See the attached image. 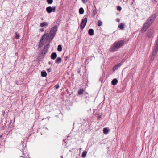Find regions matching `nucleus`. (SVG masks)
Instances as JSON below:
<instances>
[{"label": "nucleus", "instance_id": "46", "mask_svg": "<svg viewBox=\"0 0 158 158\" xmlns=\"http://www.w3.org/2000/svg\"><path fill=\"white\" fill-rule=\"evenodd\" d=\"M51 61H49V62H48V64H51Z\"/></svg>", "mask_w": 158, "mask_h": 158}, {"label": "nucleus", "instance_id": "31", "mask_svg": "<svg viewBox=\"0 0 158 158\" xmlns=\"http://www.w3.org/2000/svg\"><path fill=\"white\" fill-rule=\"evenodd\" d=\"M46 1L48 4H52L53 2V0H47Z\"/></svg>", "mask_w": 158, "mask_h": 158}, {"label": "nucleus", "instance_id": "15", "mask_svg": "<svg viewBox=\"0 0 158 158\" xmlns=\"http://www.w3.org/2000/svg\"><path fill=\"white\" fill-rule=\"evenodd\" d=\"M23 143H24V142H21V143H20V145L22 146V149H20L21 151H22V152L23 153V155H24V152H23V151L25 150V147L26 146V145H25L24 147V145L23 144Z\"/></svg>", "mask_w": 158, "mask_h": 158}, {"label": "nucleus", "instance_id": "37", "mask_svg": "<svg viewBox=\"0 0 158 158\" xmlns=\"http://www.w3.org/2000/svg\"><path fill=\"white\" fill-rule=\"evenodd\" d=\"M51 71V69L50 68H48L47 69V71L48 72H50Z\"/></svg>", "mask_w": 158, "mask_h": 158}, {"label": "nucleus", "instance_id": "34", "mask_svg": "<svg viewBox=\"0 0 158 158\" xmlns=\"http://www.w3.org/2000/svg\"><path fill=\"white\" fill-rule=\"evenodd\" d=\"M121 6H117V10L118 11H120L121 10Z\"/></svg>", "mask_w": 158, "mask_h": 158}, {"label": "nucleus", "instance_id": "23", "mask_svg": "<svg viewBox=\"0 0 158 158\" xmlns=\"http://www.w3.org/2000/svg\"><path fill=\"white\" fill-rule=\"evenodd\" d=\"M84 10L82 7H81L79 9V12L80 14H82L84 13Z\"/></svg>", "mask_w": 158, "mask_h": 158}, {"label": "nucleus", "instance_id": "48", "mask_svg": "<svg viewBox=\"0 0 158 158\" xmlns=\"http://www.w3.org/2000/svg\"><path fill=\"white\" fill-rule=\"evenodd\" d=\"M2 135H1V136H0V138H1V137H2Z\"/></svg>", "mask_w": 158, "mask_h": 158}, {"label": "nucleus", "instance_id": "3", "mask_svg": "<svg viewBox=\"0 0 158 158\" xmlns=\"http://www.w3.org/2000/svg\"><path fill=\"white\" fill-rule=\"evenodd\" d=\"M56 8L55 6L51 7V6L47 7L46 10L48 13H50L52 12H54L56 11Z\"/></svg>", "mask_w": 158, "mask_h": 158}, {"label": "nucleus", "instance_id": "8", "mask_svg": "<svg viewBox=\"0 0 158 158\" xmlns=\"http://www.w3.org/2000/svg\"><path fill=\"white\" fill-rule=\"evenodd\" d=\"M121 64L120 63L116 64L113 68V71H115L117 70L118 68L121 66Z\"/></svg>", "mask_w": 158, "mask_h": 158}, {"label": "nucleus", "instance_id": "40", "mask_svg": "<svg viewBox=\"0 0 158 158\" xmlns=\"http://www.w3.org/2000/svg\"><path fill=\"white\" fill-rule=\"evenodd\" d=\"M40 31H41V32H43L44 31V28H40L39 29Z\"/></svg>", "mask_w": 158, "mask_h": 158}, {"label": "nucleus", "instance_id": "33", "mask_svg": "<svg viewBox=\"0 0 158 158\" xmlns=\"http://www.w3.org/2000/svg\"><path fill=\"white\" fill-rule=\"evenodd\" d=\"M15 38H16V39H19V35L18 34L17 32H15Z\"/></svg>", "mask_w": 158, "mask_h": 158}, {"label": "nucleus", "instance_id": "45", "mask_svg": "<svg viewBox=\"0 0 158 158\" xmlns=\"http://www.w3.org/2000/svg\"><path fill=\"white\" fill-rule=\"evenodd\" d=\"M94 8H95L94 9H95V10L96 9V7L94 4Z\"/></svg>", "mask_w": 158, "mask_h": 158}, {"label": "nucleus", "instance_id": "12", "mask_svg": "<svg viewBox=\"0 0 158 158\" xmlns=\"http://www.w3.org/2000/svg\"><path fill=\"white\" fill-rule=\"evenodd\" d=\"M118 82V80L116 78L114 79L111 81V84L113 85H116Z\"/></svg>", "mask_w": 158, "mask_h": 158}, {"label": "nucleus", "instance_id": "52", "mask_svg": "<svg viewBox=\"0 0 158 158\" xmlns=\"http://www.w3.org/2000/svg\"><path fill=\"white\" fill-rule=\"evenodd\" d=\"M60 20H59V22H60Z\"/></svg>", "mask_w": 158, "mask_h": 158}, {"label": "nucleus", "instance_id": "47", "mask_svg": "<svg viewBox=\"0 0 158 158\" xmlns=\"http://www.w3.org/2000/svg\"><path fill=\"white\" fill-rule=\"evenodd\" d=\"M45 128L47 130H48V129L47 127H45Z\"/></svg>", "mask_w": 158, "mask_h": 158}, {"label": "nucleus", "instance_id": "10", "mask_svg": "<svg viewBox=\"0 0 158 158\" xmlns=\"http://www.w3.org/2000/svg\"><path fill=\"white\" fill-rule=\"evenodd\" d=\"M58 28V26L57 25H55L52 28L51 30V31H54L56 33L57 31Z\"/></svg>", "mask_w": 158, "mask_h": 158}, {"label": "nucleus", "instance_id": "43", "mask_svg": "<svg viewBox=\"0 0 158 158\" xmlns=\"http://www.w3.org/2000/svg\"><path fill=\"white\" fill-rule=\"evenodd\" d=\"M77 72L78 73H80L81 71L80 70H78L77 71Z\"/></svg>", "mask_w": 158, "mask_h": 158}, {"label": "nucleus", "instance_id": "4", "mask_svg": "<svg viewBox=\"0 0 158 158\" xmlns=\"http://www.w3.org/2000/svg\"><path fill=\"white\" fill-rule=\"evenodd\" d=\"M158 52V51L153 50L152 55L151 56L150 59V60L151 61H152L155 58Z\"/></svg>", "mask_w": 158, "mask_h": 158}, {"label": "nucleus", "instance_id": "22", "mask_svg": "<svg viewBox=\"0 0 158 158\" xmlns=\"http://www.w3.org/2000/svg\"><path fill=\"white\" fill-rule=\"evenodd\" d=\"M43 45V40H41L40 39L39 42V44L38 45V48H40Z\"/></svg>", "mask_w": 158, "mask_h": 158}, {"label": "nucleus", "instance_id": "19", "mask_svg": "<svg viewBox=\"0 0 158 158\" xmlns=\"http://www.w3.org/2000/svg\"><path fill=\"white\" fill-rule=\"evenodd\" d=\"M87 18H85L82 20L81 23H82L84 24H85V25H86L87 23Z\"/></svg>", "mask_w": 158, "mask_h": 158}, {"label": "nucleus", "instance_id": "44", "mask_svg": "<svg viewBox=\"0 0 158 158\" xmlns=\"http://www.w3.org/2000/svg\"><path fill=\"white\" fill-rule=\"evenodd\" d=\"M87 94H88L87 93H86L85 94V96L86 98H87V96H86V95H87Z\"/></svg>", "mask_w": 158, "mask_h": 158}, {"label": "nucleus", "instance_id": "1", "mask_svg": "<svg viewBox=\"0 0 158 158\" xmlns=\"http://www.w3.org/2000/svg\"><path fill=\"white\" fill-rule=\"evenodd\" d=\"M156 16V14L155 13L149 17L144 24L142 28L141 31L142 33L146 31L150 27L155 21Z\"/></svg>", "mask_w": 158, "mask_h": 158}, {"label": "nucleus", "instance_id": "41", "mask_svg": "<svg viewBox=\"0 0 158 158\" xmlns=\"http://www.w3.org/2000/svg\"><path fill=\"white\" fill-rule=\"evenodd\" d=\"M64 58H65V60H66L68 59V56H65Z\"/></svg>", "mask_w": 158, "mask_h": 158}, {"label": "nucleus", "instance_id": "21", "mask_svg": "<svg viewBox=\"0 0 158 158\" xmlns=\"http://www.w3.org/2000/svg\"><path fill=\"white\" fill-rule=\"evenodd\" d=\"M97 11L95 9H94L92 12V17L94 18L95 15L97 13Z\"/></svg>", "mask_w": 158, "mask_h": 158}, {"label": "nucleus", "instance_id": "24", "mask_svg": "<svg viewBox=\"0 0 158 158\" xmlns=\"http://www.w3.org/2000/svg\"><path fill=\"white\" fill-rule=\"evenodd\" d=\"M108 131V129L106 128H105L103 129V133L105 134H107Z\"/></svg>", "mask_w": 158, "mask_h": 158}, {"label": "nucleus", "instance_id": "14", "mask_svg": "<svg viewBox=\"0 0 158 158\" xmlns=\"http://www.w3.org/2000/svg\"><path fill=\"white\" fill-rule=\"evenodd\" d=\"M153 50L158 51V39L156 41V45Z\"/></svg>", "mask_w": 158, "mask_h": 158}, {"label": "nucleus", "instance_id": "39", "mask_svg": "<svg viewBox=\"0 0 158 158\" xmlns=\"http://www.w3.org/2000/svg\"><path fill=\"white\" fill-rule=\"evenodd\" d=\"M66 139H65L64 140H63V145H65V143H66Z\"/></svg>", "mask_w": 158, "mask_h": 158}, {"label": "nucleus", "instance_id": "16", "mask_svg": "<svg viewBox=\"0 0 158 158\" xmlns=\"http://www.w3.org/2000/svg\"><path fill=\"white\" fill-rule=\"evenodd\" d=\"M41 75L42 77H46L47 75V73L45 71L43 70L41 72Z\"/></svg>", "mask_w": 158, "mask_h": 158}, {"label": "nucleus", "instance_id": "35", "mask_svg": "<svg viewBox=\"0 0 158 158\" xmlns=\"http://www.w3.org/2000/svg\"><path fill=\"white\" fill-rule=\"evenodd\" d=\"M102 118L101 115H98V117H97V119L99 120H100Z\"/></svg>", "mask_w": 158, "mask_h": 158}, {"label": "nucleus", "instance_id": "42", "mask_svg": "<svg viewBox=\"0 0 158 158\" xmlns=\"http://www.w3.org/2000/svg\"><path fill=\"white\" fill-rule=\"evenodd\" d=\"M116 21L117 22H119L120 21V19L119 18H117L116 19Z\"/></svg>", "mask_w": 158, "mask_h": 158}, {"label": "nucleus", "instance_id": "5", "mask_svg": "<svg viewBox=\"0 0 158 158\" xmlns=\"http://www.w3.org/2000/svg\"><path fill=\"white\" fill-rule=\"evenodd\" d=\"M153 33V30L152 29H150L147 31V36L149 38L151 37Z\"/></svg>", "mask_w": 158, "mask_h": 158}, {"label": "nucleus", "instance_id": "49", "mask_svg": "<svg viewBox=\"0 0 158 158\" xmlns=\"http://www.w3.org/2000/svg\"><path fill=\"white\" fill-rule=\"evenodd\" d=\"M61 158H63V156H61Z\"/></svg>", "mask_w": 158, "mask_h": 158}, {"label": "nucleus", "instance_id": "29", "mask_svg": "<svg viewBox=\"0 0 158 158\" xmlns=\"http://www.w3.org/2000/svg\"><path fill=\"white\" fill-rule=\"evenodd\" d=\"M85 24H84L82 23H81L80 25V29L82 30L85 27Z\"/></svg>", "mask_w": 158, "mask_h": 158}, {"label": "nucleus", "instance_id": "9", "mask_svg": "<svg viewBox=\"0 0 158 158\" xmlns=\"http://www.w3.org/2000/svg\"><path fill=\"white\" fill-rule=\"evenodd\" d=\"M57 56L56 53L55 52H52L50 56L52 60L55 59Z\"/></svg>", "mask_w": 158, "mask_h": 158}, {"label": "nucleus", "instance_id": "13", "mask_svg": "<svg viewBox=\"0 0 158 158\" xmlns=\"http://www.w3.org/2000/svg\"><path fill=\"white\" fill-rule=\"evenodd\" d=\"M47 52L48 51L46 50L43 49L41 52V56H42L43 57L45 56Z\"/></svg>", "mask_w": 158, "mask_h": 158}, {"label": "nucleus", "instance_id": "17", "mask_svg": "<svg viewBox=\"0 0 158 158\" xmlns=\"http://www.w3.org/2000/svg\"><path fill=\"white\" fill-rule=\"evenodd\" d=\"M62 61L61 58L60 57H57L55 60V63L59 64Z\"/></svg>", "mask_w": 158, "mask_h": 158}, {"label": "nucleus", "instance_id": "53", "mask_svg": "<svg viewBox=\"0 0 158 158\" xmlns=\"http://www.w3.org/2000/svg\"><path fill=\"white\" fill-rule=\"evenodd\" d=\"M156 0H154V1H156Z\"/></svg>", "mask_w": 158, "mask_h": 158}, {"label": "nucleus", "instance_id": "25", "mask_svg": "<svg viewBox=\"0 0 158 158\" xmlns=\"http://www.w3.org/2000/svg\"><path fill=\"white\" fill-rule=\"evenodd\" d=\"M124 25L122 23H121L120 24H119L118 25V28H120V29H121V30L123 29L124 28Z\"/></svg>", "mask_w": 158, "mask_h": 158}, {"label": "nucleus", "instance_id": "38", "mask_svg": "<svg viewBox=\"0 0 158 158\" xmlns=\"http://www.w3.org/2000/svg\"><path fill=\"white\" fill-rule=\"evenodd\" d=\"M87 0H82V1L83 3H86Z\"/></svg>", "mask_w": 158, "mask_h": 158}, {"label": "nucleus", "instance_id": "18", "mask_svg": "<svg viewBox=\"0 0 158 158\" xmlns=\"http://www.w3.org/2000/svg\"><path fill=\"white\" fill-rule=\"evenodd\" d=\"M50 45V44L49 43L46 44L45 46H44V49H43L44 50H46L47 51L48 50V48H49Z\"/></svg>", "mask_w": 158, "mask_h": 158}, {"label": "nucleus", "instance_id": "20", "mask_svg": "<svg viewBox=\"0 0 158 158\" xmlns=\"http://www.w3.org/2000/svg\"><path fill=\"white\" fill-rule=\"evenodd\" d=\"M84 90L83 88H81L78 90V94L79 95H81L83 94Z\"/></svg>", "mask_w": 158, "mask_h": 158}, {"label": "nucleus", "instance_id": "32", "mask_svg": "<svg viewBox=\"0 0 158 158\" xmlns=\"http://www.w3.org/2000/svg\"><path fill=\"white\" fill-rule=\"evenodd\" d=\"M54 37V36L50 35V36L49 37V40L50 41H52V39H53Z\"/></svg>", "mask_w": 158, "mask_h": 158}, {"label": "nucleus", "instance_id": "2", "mask_svg": "<svg viewBox=\"0 0 158 158\" xmlns=\"http://www.w3.org/2000/svg\"><path fill=\"white\" fill-rule=\"evenodd\" d=\"M124 42L123 40L115 42L113 43V46L111 47L110 51L111 52L116 51L123 44Z\"/></svg>", "mask_w": 158, "mask_h": 158}, {"label": "nucleus", "instance_id": "6", "mask_svg": "<svg viewBox=\"0 0 158 158\" xmlns=\"http://www.w3.org/2000/svg\"><path fill=\"white\" fill-rule=\"evenodd\" d=\"M49 24L48 22H44L40 24V26L41 27H45L46 28L48 26Z\"/></svg>", "mask_w": 158, "mask_h": 158}, {"label": "nucleus", "instance_id": "51", "mask_svg": "<svg viewBox=\"0 0 158 158\" xmlns=\"http://www.w3.org/2000/svg\"><path fill=\"white\" fill-rule=\"evenodd\" d=\"M69 151H71V150H69Z\"/></svg>", "mask_w": 158, "mask_h": 158}, {"label": "nucleus", "instance_id": "50", "mask_svg": "<svg viewBox=\"0 0 158 158\" xmlns=\"http://www.w3.org/2000/svg\"><path fill=\"white\" fill-rule=\"evenodd\" d=\"M71 149V150H73V149H74V148L71 149Z\"/></svg>", "mask_w": 158, "mask_h": 158}, {"label": "nucleus", "instance_id": "36", "mask_svg": "<svg viewBox=\"0 0 158 158\" xmlns=\"http://www.w3.org/2000/svg\"><path fill=\"white\" fill-rule=\"evenodd\" d=\"M55 87L56 89H58L59 87V85L58 84H57L55 86Z\"/></svg>", "mask_w": 158, "mask_h": 158}, {"label": "nucleus", "instance_id": "11", "mask_svg": "<svg viewBox=\"0 0 158 158\" xmlns=\"http://www.w3.org/2000/svg\"><path fill=\"white\" fill-rule=\"evenodd\" d=\"M88 34L90 36H92L94 34V30L93 29H89L88 31Z\"/></svg>", "mask_w": 158, "mask_h": 158}, {"label": "nucleus", "instance_id": "26", "mask_svg": "<svg viewBox=\"0 0 158 158\" xmlns=\"http://www.w3.org/2000/svg\"><path fill=\"white\" fill-rule=\"evenodd\" d=\"M87 153V152L86 151H84L83 152L82 154V155H81L82 157L83 158L85 157L86 156Z\"/></svg>", "mask_w": 158, "mask_h": 158}, {"label": "nucleus", "instance_id": "30", "mask_svg": "<svg viewBox=\"0 0 158 158\" xmlns=\"http://www.w3.org/2000/svg\"><path fill=\"white\" fill-rule=\"evenodd\" d=\"M102 22L100 20H99L98 21V24L97 25L98 26H102Z\"/></svg>", "mask_w": 158, "mask_h": 158}, {"label": "nucleus", "instance_id": "28", "mask_svg": "<svg viewBox=\"0 0 158 158\" xmlns=\"http://www.w3.org/2000/svg\"><path fill=\"white\" fill-rule=\"evenodd\" d=\"M57 50L59 52H60L62 50V46L60 44L58 46Z\"/></svg>", "mask_w": 158, "mask_h": 158}, {"label": "nucleus", "instance_id": "7", "mask_svg": "<svg viewBox=\"0 0 158 158\" xmlns=\"http://www.w3.org/2000/svg\"><path fill=\"white\" fill-rule=\"evenodd\" d=\"M49 37V35L48 33L44 34L41 38V40H43L44 39L47 40Z\"/></svg>", "mask_w": 158, "mask_h": 158}, {"label": "nucleus", "instance_id": "27", "mask_svg": "<svg viewBox=\"0 0 158 158\" xmlns=\"http://www.w3.org/2000/svg\"><path fill=\"white\" fill-rule=\"evenodd\" d=\"M56 33V32H55L54 31H50V35L55 36Z\"/></svg>", "mask_w": 158, "mask_h": 158}]
</instances>
